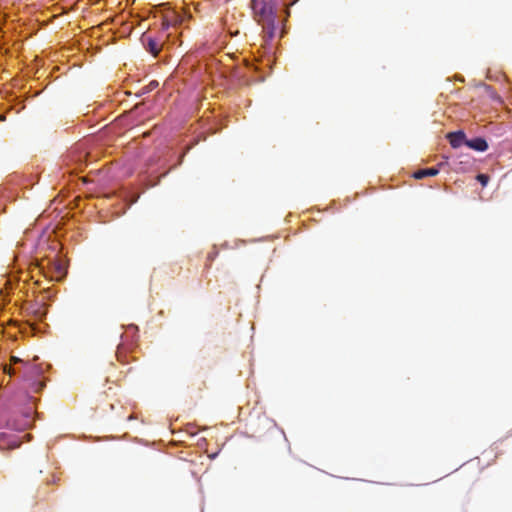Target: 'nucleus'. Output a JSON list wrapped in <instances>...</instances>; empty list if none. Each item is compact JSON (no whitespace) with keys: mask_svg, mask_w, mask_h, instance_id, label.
<instances>
[{"mask_svg":"<svg viewBox=\"0 0 512 512\" xmlns=\"http://www.w3.org/2000/svg\"><path fill=\"white\" fill-rule=\"evenodd\" d=\"M4 372L10 376H19L25 380L34 392H40L45 387V379L41 368L23 362L12 356L10 364L4 366Z\"/></svg>","mask_w":512,"mask_h":512,"instance_id":"f257e3e1","label":"nucleus"},{"mask_svg":"<svg viewBox=\"0 0 512 512\" xmlns=\"http://www.w3.org/2000/svg\"><path fill=\"white\" fill-rule=\"evenodd\" d=\"M62 227L63 226H32V228H28L24 231L25 242L23 244L29 246L31 249H35L37 253L41 252L44 246L48 244L52 233L58 236V231H56L55 228Z\"/></svg>","mask_w":512,"mask_h":512,"instance_id":"f03ea898","label":"nucleus"},{"mask_svg":"<svg viewBox=\"0 0 512 512\" xmlns=\"http://www.w3.org/2000/svg\"><path fill=\"white\" fill-rule=\"evenodd\" d=\"M36 267L39 272L50 281H62L65 279L67 275V267L65 263L57 258H47V263L44 264L43 261L35 259Z\"/></svg>","mask_w":512,"mask_h":512,"instance_id":"7ed1b4c3","label":"nucleus"},{"mask_svg":"<svg viewBox=\"0 0 512 512\" xmlns=\"http://www.w3.org/2000/svg\"><path fill=\"white\" fill-rule=\"evenodd\" d=\"M47 315V309L41 306L33 310V319L29 320L25 326L20 328V331L24 335H37L41 332L39 323L44 321Z\"/></svg>","mask_w":512,"mask_h":512,"instance_id":"20e7f679","label":"nucleus"},{"mask_svg":"<svg viewBox=\"0 0 512 512\" xmlns=\"http://www.w3.org/2000/svg\"><path fill=\"white\" fill-rule=\"evenodd\" d=\"M251 2L260 23L276 19L274 5L271 2L257 0H251Z\"/></svg>","mask_w":512,"mask_h":512,"instance_id":"39448f33","label":"nucleus"},{"mask_svg":"<svg viewBox=\"0 0 512 512\" xmlns=\"http://www.w3.org/2000/svg\"><path fill=\"white\" fill-rule=\"evenodd\" d=\"M20 445L18 437L5 432H0V450H11Z\"/></svg>","mask_w":512,"mask_h":512,"instance_id":"423d86ee","label":"nucleus"},{"mask_svg":"<svg viewBox=\"0 0 512 512\" xmlns=\"http://www.w3.org/2000/svg\"><path fill=\"white\" fill-rule=\"evenodd\" d=\"M141 40H142V43H143L145 49L149 53H151L153 56L156 57L159 54V52L161 51L162 44L159 41H157L156 39L144 34L142 36Z\"/></svg>","mask_w":512,"mask_h":512,"instance_id":"0eeeda50","label":"nucleus"},{"mask_svg":"<svg viewBox=\"0 0 512 512\" xmlns=\"http://www.w3.org/2000/svg\"><path fill=\"white\" fill-rule=\"evenodd\" d=\"M465 144L476 151L484 152L488 149V143L485 139L477 137L471 140H466Z\"/></svg>","mask_w":512,"mask_h":512,"instance_id":"6e6552de","label":"nucleus"},{"mask_svg":"<svg viewBox=\"0 0 512 512\" xmlns=\"http://www.w3.org/2000/svg\"><path fill=\"white\" fill-rule=\"evenodd\" d=\"M261 25H262V29H263V33H264V38L266 40L273 39L275 31H276V19L263 22V23H261Z\"/></svg>","mask_w":512,"mask_h":512,"instance_id":"1a4fd4ad","label":"nucleus"},{"mask_svg":"<svg viewBox=\"0 0 512 512\" xmlns=\"http://www.w3.org/2000/svg\"><path fill=\"white\" fill-rule=\"evenodd\" d=\"M448 139L453 148H458L465 142V134L462 131L451 132L448 134Z\"/></svg>","mask_w":512,"mask_h":512,"instance_id":"9d476101","label":"nucleus"},{"mask_svg":"<svg viewBox=\"0 0 512 512\" xmlns=\"http://www.w3.org/2000/svg\"><path fill=\"white\" fill-rule=\"evenodd\" d=\"M33 424V418L30 412H27L23 416V421L21 423H13L11 424L16 430H23L30 428Z\"/></svg>","mask_w":512,"mask_h":512,"instance_id":"9b49d317","label":"nucleus"},{"mask_svg":"<svg viewBox=\"0 0 512 512\" xmlns=\"http://www.w3.org/2000/svg\"><path fill=\"white\" fill-rule=\"evenodd\" d=\"M439 170L435 167L427 168V169H421L414 173V178L416 179H423L425 177H433L438 175Z\"/></svg>","mask_w":512,"mask_h":512,"instance_id":"f8f14e48","label":"nucleus"},{"mask_svg":"<svg viewBox=\"0 0 512 512\" xmlns=\"http://www.w3.org/2000/svg\"><path fill=\"white\" fill-rule=\"evenodd\" d=\"M477 180L484 186L487 184L489 177L485 174H479Z\"/></svg>","mask_w":512,"mask_h":512,"instance_id":"ddd939ff","label":"nucleus"},{"mask_svg":"<svg viewBox=\"0 0 512 512\" xmlns=\"http://www.w3.org/2000/svg\"><path fill=\"white\" fill-rule=\"evenodd\" d=\"M216 253H209L208 254V260L212 261L215 257Z\"/></svg>","mask_w":512,"mask_h":512,"instance_id":"4468645a","label":"nucleus"},{"mask_svg":"<svg viewBox=\"0 0 512 512\" xmlns=\"http://www.w3.org/2000/svg\"><path fill=\"white\" fill-rule=\"evenodd\" d=\"M163 27H164L165 29H167V28L169 27V23H168V22H164V23H163Z\"/></svg>","mask_w":512,"mask_h":512,"instance_id":"2eb2a0df","label":"nucleus"},{"mask_svg":"<svg viewBox=\"0 0 512 512\" xmlns=\"http://www.w3.org/2000/svg\"><path fill=\"white\" fill-rule=\"evenodd\" d=\"M131 328H132L135 332L137 331V328H136L134 325H132V326H131Z\"/></svg>","mask_w":512,"mask_h":512,"instance_id":"dca6fc26","label":"nucleus"},{"mask_svg":"<svg viewBox=\"0 0 512 512\" xmlns=\"http://www.w3.org/2000/svg\"><path fill=\"white\" fill-rule=\"evenodd\" d=\"M183 158H184V153L180 156V162L182 161Z\"/></svg>","mask_w":512,"mask_h":512,"instance_id":"f3484780","label":"nucleus"}]
</instances>
